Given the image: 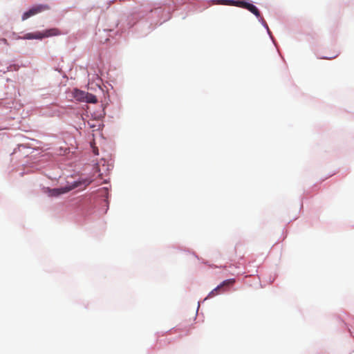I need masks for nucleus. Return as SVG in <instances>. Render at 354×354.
I'll use <instances>...</instances> for the list:
<instances>
[{"label":"nucleus","instance_id":"obj_1","mask_svg":"<svg viewBox=\"0 0 354 354\" xmlns=\"http://www.w3.org/2000/svg\"><path fill=\"white\" fill-rule=\"evenodd\" d=\"M68 97L81 102L95 103L97 102L95 95L77 88H73L68 91Z\"/></svg>","mask_w":354,"mask_h":354},{"label":"nucleus","instance_id":"obj_2","mask_svg":"<svg viewBox=\"0 0 354 354\" xmlns=\"http://www.w3.org/2000/svg\"><path fill=\"white\" fill-rule=\"evenodd\" d=\"M91 180L85 179L84 180H79L75 182L72 185L66 186L62 188L53 189L50 190V195L53 196H57L62 194H65L68 192L69 191L80 187L82 185H84V187L88 185L91 183Z\"/></svg>","mask_w":354,"mask_h":354},{"label":"nucleus","instance_id":"obj_3","mask_svg":"<svg viewBox=\"0 0 354 354\" xmlns=\"http://www.w3.org/2000/svg\"><path fill=\"white\" fill-rule=\"evenodd\" d=\"M61 34L60 31L57 28H50L48 30H46L43 32H37L35 33H27L24 38L27 39H41L44 37H49L52 36H57Z\"/></svg>","mask_w":354,"mask_h":354},{"label":"nucleus","instance_id":"obj_4","mask_svg":"<svg viewBox=\"0 0 354 354\" xmlns=\"http://www.w3.org/2000/svg\"><path fill=\"white\" fill-rule=\"evenodd\" d=\"M232 5L245 8L253 13L257 17H260L261 14L258 8L252 3L244 1H232Z\"/></svg>","mask_w":354,"mask_h":354},{"label":"nucleus","instance_id":"obj_5","mask_svg":"<svg viewBox=\"0 0 354 354\" xmlns=\"http://www.w3.org/2000/svg\"><path fill=\"white\" fill-rule=\"evenodd\" d=\"M48 9V7L44 5H39L32 7L29 10L24 13V15H22V20H26L29 17Z\"/></svg>","mask_w":354,"mask_h":354},{"label":"nucleus","instance_id":"obj_6","mask_svg":"<svg viewBox=\"0 0 354 354\" xmlns=\"http://www.w3.org/2000/svg\"><path fill=\"white\" fill-rule=\"evenodd\" d=\"M99 173L101 178H105V182H106L107 178H110L109 170L105 165L99 167Z\"/></svg>","mask_w":354,"mask_h":354},{"label":"nucleus","instance_id":"obj_7","mask_svg":"<svg viewBox=\"0 0 354 354\" xmlns=\"http://www.w3.org/2000/svg\"><path fill=\"white\" fill-rule=\"evenodd\" d=\"M234 283H235L234 279H230L225 280L220 285H218L216 287V289H220L221 290L223 288H224L225 287H230V286H232Z\"/></svg>","mask_w":354,"mask_h":354},{"label":"nucleus","instance_id":"obj_8","mask_svg":"<svg viewBox=\"0 0 354 354\" xmlns=\"http://www.w3.org/2000/svg\"><path fill=\"white\" fill-rule=\"evenodd\" d=\"M219 291H221V290H220V289H216V288H215L214 290H212L209 292V294L208 297H214L215 295H216L218 293V292H219Z\"/></svg>","mask_w":354,"mask_h":354},{"label":"nucleus","instance_id":"obj_9","mask_svg":"<svg viewBox=\"0 0 354 354\" xmlns=\"http://www.w3.org/2000/svg\"><path fill=\"white\" fill-rule=\"evenodd\" d=\"M104 192H105V196L106 198V199L108 198V195H109V192H108V189H104Z\"/></svg>","mask_w":354,"mask_h":354},{"label":"nucleus","instance_id":"obj_10","mask_svg":"<svg viewBox=\"0 0 354 354\" xmlns=\"http://www.w3.org/2000/svg\"><path fill=\"white\" fill-rule=\"evenodd\" d=\"M108 40H109V38H108V37H106V38L104 39V41H103L102 39H100V42H105V41H107Z\"/></svg>","mask_w":354,"mask_h":354},{"label":"nucleus","instance_id":"obj_11","mask_svg":"<svg viewBox=\"0 0 354 354\" xmlns=\"http://www.w3.org/2000/svg\"><path fill=\"white\" fill-rule=\"evenodd\" d=\"M337 56V55H334L333 57H329V59L335 58Z\"/></svg>","mask_w":354,"mask_h":354}]
</instances>
